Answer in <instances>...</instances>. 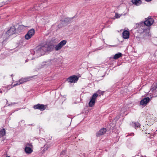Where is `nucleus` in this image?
I'll return each mask as SVG.
<instances>
[{"label":"nucleus","instance_id":"obj_1","mask_svg":"<svg viewBox=\"0 0 157 157\" xmlns=\"http://www.w3.org/2000/svg\"><path fill=\"white\" fill-rule=\"evenodd\" d=\"M53 48V46L52 45H49L46 44L44 45L39 46L36 47L34 51V54L39 57L44 55L46 52L51 51Z\"/></svg>","mask_w":157,"mask_h":157},{"label":"nucleus","instance_id":"obj_2","mask_svg":"<svg viewBox=\"0 0 157 157\" xmlns=\"http://www.w3.org/2000/svg\"><path fill=\"white\" fill-rule=\"evenodd\" d=\"M145 21H142L139 23H138L137 27H140L142 25H145L147 26H151L154 22V20L153 18L151 17H148L145 19Z\"/></svg>","mask_w":157,"mask_h":157},{"label":"nucleus","instance_id":"obj_3","mask_svg":"<svg viewBox=\"0 0 157 157\" xmlns=\"http://www.w3.org/2000/svg\"><path fill=\"white\" fill-rule=\"evenodd\" d=\"M16 34H17L16 29L15 27L13 25L9 28L5 33L6 36H8Z\"/></svg>","mask_w":157,"mask_h":157},{"label":"nucleus","instance_id":"obj_4","mask_svg":"<svg viewBox=\"0 0 157 157\" xmlns=\"http://www.w3.org/2000/svg\"><path fill=\"white\" fill-rule=\"evenodd\" d=\"M98 96L97 93L94 94L90 98V101L89 103V105L90 107H92L94 105L96 98Z\"/></svg>","mask_w":157,"mask_h":157},{"label":"nucleus","instance_id":"obj_5","mask_svg":"<svg viewBox=\"0 0 157 157\" xmlns=\"http://www.w3.org/2000/svg\"><path fill=\"white\" fill-rule=\"evenodd\" d=\"M35 33V30L33 29H32L29 30L27 33L25 35V38L26 40L30 39L33 36Z\"/></svg>","mask_w":157,"mask_h":157},{"label":"nucleus","instance_id":"obj_6","mask_svg":"<svg viewBox=\"0 0 157 157\" xmlns=\"http://www.w3.org/2000/svg\"><path fill=\"white\" fill-rule=\"evenodd\" d=\"M78 79V78L76 75H73L68 78L67 81L69 82L75 83L77 82Z\"/></svg>","mask_w":157,"mask_h":157},{"label":"nucleus","instance_id":"obj_7","mask_svg":"<svg viewBox=\"0 0 157 157\" xmlns=\"http://www.w3.org/2000/svg\"><path fill=\"white\" fill-rule=\"evenodd\" d=\"M25 147V150L27 154H30L33 151V150L31 148L32 146L31 144L27 143Z\"/></svg>","mask_w":157,"mask_h":157},{"label":"nucleus","instance_id":"obj_8","mask_svg":"<svg viewBox=\"0 0 157 157\" xmlns=\"http://www.w3.org/2000/svg\"><path fill=\"white\" fill-rule=\"evenodd\" d=\"M33 108L35 109H38L41 111H43L45 109V105L40 104H38L36 105H35L33 106Z\"/></svg>","mask_w":157,"mask_h":157},{"label":"nucleus","instance_id":"obj_9","mask_svg":"<svg viewBox=\"0 0 157 157\" xmlns=\"http://www.w3.org/2000/svg\"><path fill=\"white\" fill-rule=\"evenodd\" d=\"M75 17V16L71 17L66 18L62 20V21L67 24H70L72 22V20Z\"/></svg>","mask_w":157,"mask_h":157},{"label":"nucleus","instance_id":"obj_10","mask_svg":"<svg viewBox=\"0 0 157 157\" xmlns=\"http://www.w3.org/2000/svg\"><path fill=\"white\" fill-rule=\"evenodd\" d=\"M150 100V98L149 97H146L141 100L140 103L141 105H146L149 102Z\"/></svg>","mask_w":157,"mask_h":157},{"label":"nucleus","instance_id":"obj_11","mask_svg":"<svg viewBox=\"0 0 157 157\" xmlns=\"http://www.w3.org/2000/svg\"><path fill=\"white\" fill-rule=\"evenodd\" d=\"M106 132V128H103L101 129L99 131L97 132L96 135L97 137L99 136L104 134Z\"/></svg>","mask_w":157,"mask_h":157},{"label":"nucleus","instance_id":"obj_12","mask_svg":"<svg viewBox=\"0 0 157 157\" xmlns=\"http://www.w3.org/2000/svg\"><path fill=\"white\" fill-rule=\"evenodd\" d=\"M26 26H24L23 25H19L17 28V29H16L17 34L19 33L22 32L24 29L25 27H26Z\"/></svg>","mask_w":157,"mask_h":157},{"label":"nucleus","instance_id":"obj_13","mask_svg":"<svg viewBox=\"0 0 157 157\" xmlns=\"http://www.w3.org/2000/svg\"><path fill=\"white\" fill-rule=\"evenodd\" d=\"M129 32L127 30L124 31L122 33V36L123 38L127 39L129 38Z\"/></svg>","mask_w":157,"mask_h":157},{"label":"nucleus","instance_id":"obj_14","mask_svg":"<svg viewBox=\"0 0 157 157\" xmlns=\"http://www.w3.org/2000/svg\"><path fill=\"white\" fill-rule=\"evenodd\" d=\"M131 125L135 129L140 127V124L138 122H132L131 124Z\"/></svg>","mask_w":157,"mask_h":157},{"label":"nucleus","instance_id":"obj_15","mask_svg":"<svg viewBox=\"0 0 157 157\" xmlns=\"http://www.w3.org/2000/svg\"><path fill=\"white\" fill-rule=\"evenodd\" d=\"M6 135L5 129L3 128L0 130V138H2L3 136Z\"/></svg>","mask_w":157,"mask_h":157},{"label":"nucleus","instance_id":"obj_16","mask_svg":"<svg viewBox=\"0 0 157 157\" xmlns=\"http://www.w3.org/2000/svg\"><path fill=\"white\" fill-rule=\"evenodd\" d=\"M30 77L22 78L19 79L20 81L21 82V84H22L24 82L29 81L30 79Z\"/></svg>","mask_w":157,"mask_h":157},{"label":"nucleus","instance_id":"obj_17","mask_svg":"<svg viewBox=\"0 0 157 157\" xmlns=\"http://www.w3.org/2000/svg\"><path fill=\"white\" fill-rule=\"evenodd\" d=\"M132 2L133 4L137 6L140 5L142 2L141 0H132Z\"/></svg>","mask_w":157,"mask_h":157},{"label":"nucleus","instance_id":"obj_18","mask_svg":"<svg viewBox=\"0 0 157 157\" xmlns=\"http://www.w3.org/2000/svg\"><path fill=\"white\" fill-rule=\"evenodd\" d=\"M122 56V54L121 53L118 52L114 56L113 58L114 59H116L121 57Z\"/></svg>","mask_w":157,"mask_h":157},{"label":"nucleus","instance_id":"obj_19","mask_svg":"<svg viewBox=\"0 0 157 157\" xmlns=\"http://www.w3.org/2000/svg\"><path fill=\"white\" fill-rule=\"evenodd\" d=\"M62 47L59 43L57 45H56L55 47V49L56 51H58L60 50Z\"/></svg>","mask_w":157,"mask_h":157},{"label":"nucleus","instance_id":"obj_20","mask_svg":"<svg viewBox=\"0 0 157 157\" xmlns=\"http://www.w3.org/2000/svg\"><path fill=\"white\" fill-rule=\"evenodd\" d=\"M66 40H64L61 41L59 43L63 47L66 44Z\"/></svg>","mask_w":157,"mask_h":157},{"label":"nucleus","instance_id":"obj_21","mask_svg":"<svg viewBox=\"0 0 157 157\" xmlns=\"http://www.w3.org/2000/svg\"><path fill=\"white\" fill-rule=\"evenodd\" d=\"M156 88L155 86L152 85L151 86V90L152 92H155L156 91Z\"/></svg>","mask_w":157,"mask_h":157},{"label":"nucleus","instance_id":"obj_22","mask_svg":"<svg viewBox=\"0 0 157 157\" xmlns=\"http://www.w3.org/2000/svg\"><path fill=\"white\" fill-rule=\"evenodd\" d=\"M97 92L98 93L97 94H98V96L99 95V96L103 95L104 94V91H102L100 90H98Z\"/></svg>","mask_w":157,"mask_h":157},{"label":"nucleus","instance_id":"obj_23","mask_svg":"<svg viewBox=\"0 0 157 157\" xmlns=\"http://www.w3.org/2000/svg\"><path fill=\"white\" fill-rule=\"evenodd\" d=\"M21 82H20V80H19V81H17V82H16V83L15 84H14L13 85V86H17V85H20V84H21Z\"/></svg>","mask_w":157,"mask_h":157},{"label":"nucleus","instance_id":"obj_24","mask_svg":"<svg viewBox=\"0 0 157 157\" xmlns=\"http://www.w3.org/2000/svg\"><path fill=\"white\" fill-rule=\"evenodd\" d=\"M120 16L121 15L120 14H118L117 13H116L115 14V15L114 16V17L116 18H118L120 17Z\"/></svg>","mask_w":157,"mask_h":157},{"label":"nucleus","instance_id":"obj_25","mask_svg":"<svg viewBox=\"0 0 157 157\" xmlns=\"http://www.w3.org/2000/svg\"><path fill=\"white\" fill-rule=\"evenodd\" d=\"M152 85L155 86L156 88H157V80Z\"/></svg>","mask_w":157,"mask_h":157},{"label":"nucleus","instance_id":"obj_26","mask_svg":"<svg viewBox=\"0 0 157 157\" xmlns=\"http://www.w3.org/2000/svg\"><path fill=\"white\" fill-rule=\"evenodd\" d=\"M17 103L16 102H13L11 103V104H8V105H7V106H11L12 105H13L14 104H17Z\"/></svg>","mask_w":157,"mask_h":157},{"label":"nucleus","instance_id":"obj_27","mask_svg":"<svg viewBox=\"0 0 157 157\" xmlns=\"http://www.w3.org/2000/svg\"><path fill=\"white\" fill-rule=\"evenodd\" d=\"M66 150H64L61 152L60 154L62 155H64V154L66 153Z\"/></svg>","mask_w":157,"mask_h":157},{"label":"nucleus","instance_id":"obj_28","mask_svg":"<svg viewBox=\"0 0 157 157\" xmlns=\"http://www.w3.org/2000/svg\"><path fill=\"white\" fill-rule=\"evenodd\" d=\"M4 4L3 2H0V7L2 6Z\"/></svg>","mask_w":157,"mask_h":157},{"label":"nucleus","instance_id":"obj_29","mask_svg":"<svg viewBox=\"0 0 157 157\" xmlns=\"http://www.w3.org/2000/svg\"><path fill=\"white\" fill-rule=\"evenodd\" d=\"M48 147H47V146H46L44 148V149H45L46 148V150H47L48 149Z\"/></svg>","mask_w":157,"mask_h":157},{"label":"nucleus","instance_id":"obj_30","mask_svg":"<svg viewBox=\"0 0 157 157\" xmlns=\"http://www.w3.org/2000/svg\"><path fill=\"white\" fill-rule=\"evenodd\" d=\"M146 1H147V2H149L151 1V0H145Z\"/></svg>","mask_w":157,"mask_h":157},{"label":"nucleus","instance_id":"obj_31","mask_svg":"<svg viewBox=\"0 0 157 157\" xmlns=\"http://www.w3.org/2000/svg\"><path fill=\"white\" fill-rule=\"evenodd\" d=\"M100 49H98V48H97V49H96V50H100Z\"/></svg>","mask_w":157,"mask_h":157},{"label":"nucleus","instance_id":"obj_32","mask_svg":"<svg viewBox=\"0 0 157 157\" xmlns=\"http://www.w3.org/2000/svg\"><path fill=\"white\" fill-rule=\"evenodd\" d=\"M6 101H7V102H6V105H7V104L8 101H7V100H6Z\"/></svg>","mask_w":157,"mask_h":157},{"label":"nucleus","instance_id":"obj_33","mask_svg":"<svg viewBox=\"0 0 157 157\" xmlns=\"http://www.w3.org/2000/svg\"><path fill=\"white\" fill-rule=\"evenodd\" d=\"M6 157H10V156H6Z\"/></svg>","mask_w":157,"mask_h":157},{"label":"nucleus","instance_id":"obj_34","mask_svg":"<svg viewBox=\"0 0 157 157\" xmlns=\"http://www.w3.org/2000/svg\"><path fill=\"white\" fill-rule=\"evenodd\" d=\"M13 75V74H12L11 75V76H12Z\"/></svg>","mask_w":157,"mask_h":157},{"label":"nucleus","instance_id":"obj_35","mask_svg":"<svg viewBox=\"0 0 157 157\" xmlns=\"http://www.w3.org/2000/svg\"><path fill=\"white\" fill-rule=\"evenodd\" d=\"M27 62V60H26L25 61V62Z\"/></svg>","mask_w":157,"mask_h":157}]
</instances>
